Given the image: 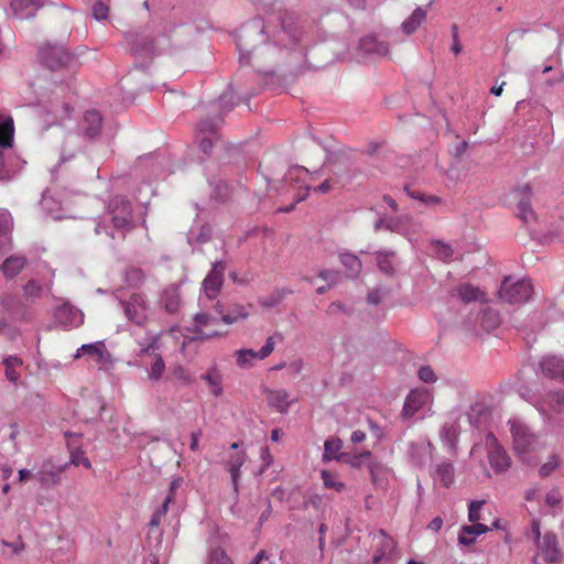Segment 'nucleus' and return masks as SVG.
I'll use <instances>...</instances> for the list:
<instances>
[{
    "label": "nucleus",
    "instance_id": "nucleus-1",
    "mask_svg": "<svg viewBox=\"0 0 564 564\" xmlns=\"http://www.w3.org/2000/svg\"><path fill=\"white\" fill-rule=\"evenodd\" d=\"M108 214L113 228L122 234V238L135 227L132 203L124 196L117 195L109 202Z\"/></svg>",
    "mask_w": 564,
    "mask_h": 564
},
{
    "label": "nucleus",
    "instance_id": "nucleus-2",
    "mask_svg": "<svg viewBox=\"0 0 564 564\" xmlns=\"http://www.w3.org/2000/svg\"><path fill=\"white\" fill-rule=\"evenodd\" d=\"M499 299L508 304H523L528 302L533 294V285L530 280L512 281L506 278L499 289Z\"/></svg>",
    "mask_w": 564,
    "mask_h": 564
},
{
    "label": "nucleus",
    "instance_id": "nucleus-3",
    "mask_svg": "<svg viewBox=\"0 0 564 564\" xmlns=\"http://www.w3.org/2000/svg\"><path fill=\"white\" fill-rule=\"evenodd\" d=\"M532 196V188L528 184L519 185L510 194L513 212L524 224L533 223L536 219V214L531 204Z\"/></svg>",
    "mask_w": 564,
    "mask_h": 564
},
{
    "label": "nucleus",
    "instance_id": "nucleus-4",
    "mask_svg": "<svg viewBox=\"0 0 564 564\" xmlns=\"http://www.w3.org/2000/svg\"><path fill=\"white\" fill-rule=\"evenodd\" d=\"M226 263L217 261L213 264L212 270L208 272L203 281V293L208 300H215L224 285Z\"/></svg>",
    "mask_w": 564,
    "mask_h": 564
},
{
    "label": "nucleus",
    "instance_id": "nucleus-5",
    "mask_svg": "<svg viewBox=\"0 0 564 564\" xmlns=\"http://www.w3.org/2000/svg\"><path fill=\"white\" fill-rule=\"evenodd\" d=\"M39 57L52 70L59 69L72 61V56L63 46L48 44L40 48Z\"/></svg>",
    "mask_w": 564,
    "mask_h": 564
},
{
    "label": "nucleus",
    "instance_id": "nucleus-6",
    "mask_svg": "<svg viewBox=\"0 0 564 564\" xmlns=\"http://www.w3.org/2000/svg\"><path fill=\"white\" fill-rule=\"evenodd\" d=\"M536 557L550 564H558L562 562V551L558 547L557 536L553 532H545L542 539L536 543Z\"/></svg>",
    "mask_w": 564,
    "mask_h": 564
},
{
    "label": "nucleus",
    "instance_id": "nucleus-7",
    "mask_svg": "<svg viewBox=\"0 0 564 564\" xmlns=\"http://www.w3.org/2000/svg\"><path fill=\"white\" fill-rule=\"evenodd\" d=\"M218 324L219 321L216 317L207 313H197L194 316L193 332L196 333L194 338L209 339L223 335V333L216 328Z\"/></svg>",
    "mask_w": 564,
    "mask_h": 564
},
{
    "label": "nucleus",
    "instance_id": "nucleus-8",
    "mask_svg": "<svg viewBox=\"0 0 564 564\" xmlns=\"http://www.w3.org/2000/svg\"><path fill=\"white\" fill-rule=\"evenodd\" d=\"M486 444L490 447L488 452V459L490 466L497 473L506 471L510 467V457L498 444L497 438L492 433L487 434Z\"/></svg>",
    "mask_w": 564,
    "mask_h": 564
},
{
    "label": "nucleus",
    "instance_id": "nucleus-9",
    "mask_svg": "<svg viewBox=\"0 0 564 564\" xmlns=\"http://www.w3.org/2000/svg\"><path fill=\"white\" fill-rule=\"evenodd\" d=\"M124 314L128 319L137 325H142L147 321V303L142 294L133 293L128 301L122 302Z\"/></svg>",
    "mask_w": 564,
    "mask_h": 564
},
{
    "label": "nucleus",
    "instance_id": "nucleus-10",
    "mask_svg": "<svg viewBox=\"0 0 564 564\" xmlns=\"http://www.w3.org/2000/svg\"><path fill=\"white\" fill-rule=\"evenodd\" d=\"M430 401L431 393L427 389H413L405 398L401 415L410 419Z\"/></svg>",
    "mask_w": 564,
    "mask_h": 564
},
{
    "label": "nucleus",
    "instance_id": "nucleus-11",
    "mask_svg": "<svg viewBox=\"0 0 564 564\" xmlns=\"http://www.w3.org/2000/svg\"><path fill=\"white\" fill-rule=\"evenodd\" d=\"M274 340L273 337H268L264 346L258 350L254 351L252 349H240L236 352L237 356V364L238 366L242 368H248L251 366V361L253 359L263 360L265 359L274 349Z\"/></svg>",
    "mask_w": 564,
    "mask_h": 564
},
{
    "label": "nucleus",
    "instance_id": "nucleus-12",
    "mask_svg": "<svg viewBox=\"0 0 564 564\" xmlns=\"http://www.w3.org/2000/svg\"><path fill=\"white\" fill-rule=\"evenodd\" d=\"M510 424L514 449L520 454L528 453L534 442L533 435L529 432V429L525 425L519 422H510Z\"/></svg>",
    "mask_w": 564,
    "mask_h": 564
},
{
    "label": "nucleus",
    "instance_id": "nucleus-13",
    "mask_svg": "<svg viewBox=\"0 0 564 564\" xmlns=\"http://www.w3.org/2000/svg\"><path fill=\"white\" fill-rule=\"evenodd\" d=\"M373 539L376 541L373 561L378 564L388 562L395 550L394 540L382 530H380Z\"/></svg>",
    "mask_w": 564,
    "mask_h": 564
},
{
    "label": "nucleus",
    "instance_id": "nucleus-14",
    "mask_svg": "<svg viewBox=\"0 0 564 564\" xmlns=\"http://www.w3.org/2000/svg\"><path fill=\"white\" fill-rule=\"evenodd\" d=\"M43 6V0H11L12 13L23 20L34 17L35 12Z\"/></svg>",
    "mask_w": 564,
    "mask_h": 564
},
{
    "label": "nucleus",
    "instance_id": "nucleus-15",
    "mask_svg": "<svg viewBox=\"0 0 564 564\" xmlns=\"http://www.w3.org/2000/svg\"><path fill=\"white\" fill-rule=\"evenodd\" d=\"M215 311L221 317V322L231 325L237 323L240 319H246L249 316V312L246 306L240 304L232 305L227 312H225L223 305L217 302L215 305Z\"/></svg>",
    "mask_w": 564,
    "mask_h": 564
},
{
    "label": "nucleus",
    "instance_id": "nucleus-16",
    "mask_svg": "<svg viewBox=\"0 0 564 564\" xmlns=\"http://www.w3.org/2000/svg\"><path fill=\"white\" fill-rule=\"evenodd\" d=\"M200 379L209 387V392L214 397H221L224 393L223 388V373L217 366L209 367L202 376Z\"/></svg>",
    "mask_w": 564,
    "mask_h": 564
},
{
    "label": "nucleus",
    "instance_id": "nucleus-17",
    "mask_svg": "<svg viewBox=\"0 0 564 564\" xmlns=\"http://www.w3.org/2000/svg\"><path fill=\"white\" fill-rule=\"evenodd\" d=\"M541 371L544 376L553 379L564 380V360L554 356L543 357L540 361Z\"/></svg>",
    "mask_w": 564,
    "mask_h": 564
},
{
    "label": "nucleus",
    "instance_id": "nucleus-18",
    "mask_svg": "<svg viewBox=\"0 0 564 564\" xmlns=\"http://www.w3.org/2000/svg\"><path fill=\"white\" fill-rule=\"evenodd\" d=\"M433 477L443 487L448 488L454 482L455 468L449 462H442L435 465Z\"/></svg>",
    "mask_w": 564,
    "mask_h": 564
},
{
    "label": "nucleus",
    "instance_id": "nucleus-19",
    "mask_svg": "<svg viewBox=\"0 0 564 564\" xmlns=\"http://www.w3.org/2000/svg\"><path fill=\"white\" fill-rule=\"evenodd\" d=\"M246 453L237 452L229 456L225 462L226 469L229 471L234 485V489L238 492V480L240 467L246 463Z\"/></svg>",
    "mask_w": 564,
    "mask_h": 564
},
{
    "label": "nucleus",
    "instance_id": "nucleus-20",
    "mask_svg": "<svg viewBox=\"0 0 564 564\" xmlns=\"http://www.w3.org/2000/svg\"><path fill=\"white\" fill-rule=\"evenodd\" d=\"M267 401L270 406L275 408L279 412L284 413L290 406V394L283 389L268 390Z\"/></svg>",
    "mask_w": 564,
    "mask_h": 564
},
{
    "label": "nucleus",
    "instance_id": "nucleus-21",
    "mask_svg": "<svg viewBox=\"0 0 564 564\" xmlns=\"http://www.w3.org/2000/svg\"><path fill=\"white\" fill-rule=\"evenodd\" d=\"M488 527L482 523H475L465 525L460 529L458 542L463 545L469 546L474 544L476 536L487 532Z\"/></svg>",
    "mask_w": 564,
    "mask_h": 564
},
{
    "label": "nucleus",
    "instance_id": "nucleus-22",
    "mask_svg": "<svg viewBox=\"0 0 564 564\" xmlns=\"http://www.w3.org/2000/svg\"><path fill=\"white\" fill-rule=\"evenodd\" d=\"M377 264L379 270L389 275L392 276L397 272V257L394 252H378L377 253Z\"/></svg>",
    "mask_w": 564,
    "mask_h": 564
},
{
    "label": "nucleus",
    "instance_id": "nucleus-23",
    "mask_svg": "<svg viewBox=\"0 0 564 564\" xmlns=\"http://www.w3.org/2000/svg\"><path fill=\"white\" fill-rule=\"evenodd\" d=\"M343 447V443L339 438H328L324 443V460H338L341 462L344 457L347 456V453H341L340 449Z\"/></svg>",
    "mask_w": 564,
    "mask_h": 564
},
{
    "label": "nucleus",
    "instance_id": "nucleus-24",
    "mask_svg": "<svg viewBox=\"0 0 564 564\" xmlns=\"http://www.w3.org/2000/svg\"><path fill=\"white\" fill-rule=\"evenodd\" d=\"M25 265V258L12 256L7 258L1 264V270L6 278L12 279L17 276Z\"/></svg>",
    "mask_w": 564,
    "mask_h": 564
},
{
    "label": "nucleus",
    "instance_id": "nucleus-25",
    "mask_svg": "<svg viewBox=\"0 0 564 564\" xmlns=\"http://www.w3.org/2000/svg\"><path fill=\"white\" fill-rule=\"evenodd\" d=\"M2 364L4 366L6 378L17 383L20 380V372L17 369L23 365L22 359L18 356H9L4 358Z\"/></svg>",
    "mask_w": 564,
    "mask_h": 564
},
{
    "label": "nucleus",
    "instance_id": "nucleus-26",
    "mask_svg": "<svg viewBox=\"0 0 564 564\" xmlns=\"http://www.w3.org/2000/svg\"><path fill=\"white\" fill-rule=\"evenodd\" d=\"M426 12L422 8H416L412 14L402 23V31L406 34H413L421 23L425 20Z\"/></svg>",
    "mask_w": 564,
    "mask_h": 564
},
{
    "label": "nucleus",
    "instance_id": "nucleus-27",
    "mask_svg": "<svg viewBox=\"0 0 564 564\" xmlns=\"http://www.w3.org/2000/svg\"><path fill=\"white\" fill-rule=\"evenodd\" d=\"M163 305L169 313H176L181 305V296L177 288L170 286L165 289L162 296Z\"/></svg>",
    "mask_w": 564,
    "mask_h": 564
},
{
    "label": "nucleus",
    "instance_id": "nucleus-28",
    "mask_svg": "<svg viewBox=\"0 0 564 564\" xmlns=\"http://www.w3.org/2000/svg\"><path fill=\"white\" fill-rule=\"evenodd\" d=\"M85 132L89 137L96 135L101 127V116L97 110H89L84 116Z\"/></svg>",
    "mask_w": 564,
    "mask_h": 564
},
{
    "label": "nucleus",
    "instance_id": "nucleus-29",
    "mask_svg": "<svg viewBox=\"0 0 564 564\" xmlns=\"http://www.w3.org/2000/svg\"><path fill=\"white\" fill-rule=\"evenodd\" d=\"M105 345L101 341H97L94 344H85L82 345L75 355V359L82 357V355H89L97 358V361H101L105 357Z\"/></svg>",
    "mask_w": 564,
    "mask_h": 564
},
{
    "label": "nucleus",
    "instance_id": "nucleus-30",
    "mask_svg": "<svg viewBox=\"0 0 564 564\" xmlns=\"http://www.w3.org/2000/svg\"><path fill=\"white\" fill-rule=\"evenodd\" d=\"M412 223V217L409 215H403L400 217L391 218L387 220L386 229L401 234V235H409V226Z\"/></svg>",
    "mask_w": 564,
    "mask_h": 564
},
{
    "label": "nucleus",
    "instance_id": "nucleus-31",
    "mask_svg": "<svg viewBox=\"0 0 564 564\" xmlns=\"http://www.w3.org/2000/svg\"><path fill=\"white\" fill-rule=\"evenodd\" d=\"M457 293L462 301L466 303L481 300L484 296V293L480 291V289L470 283L460 284L457 288Z\"/></svg>",
    "mask_w": 564,
    "mask_h": 564
},
{
    "label": "nucleus",
    "instance_id": "nucleus-32",
    "mask_svg": "<svg viewBox=\"0 0 564 564\" xmlns=\"http://www.w3.org/2000/svg\"><path fill=\"white\" fill-rule=\"evenodd\" d=\"M13 120L8 117L3 119L0 116V145L1 147H11L13 140Z\"/></svg>",
    "mask_w": 564,
    "mask_h": 564
},
{
    "label": "nucleus",
    "instance_id": "nucleus-33",
    "mask_svg": "<svg viewBox=\"0 0 564 564\" xmlns=\"http://www.w3.org/2000/svg\"><path fill=\"white\" fill-rule=\"evenodd\" d=\"M341 264L347 269L350 278L357 276L361 271V261L352 253H341L339 256Z\"/></svg>",
    "mask_w": 564,
    "mask_h": 564
},
{
    "label": "nucleus",
    "instance_id": "nucleus-34",
    "mask_svg": "<svg viewBox=\"0 0 564 564\" xmlns=\"http://www.w3.org/2000/svg\"><path fill=\"white\" fill-rule=\"evenodd\" d=\"M544 406H547L550 410L554 411L555 413H563L564 412V394H562L557 391L547 393V395L543 400V404L541 405L542 411H544Z\"/></svg>",
    "mask_w": 564,
    "mask_h": 564
},
{
    "label": "nucleus",
    "instance_id": "nucleus-35",
    "mask_svg": "<svg viewBox=\"0 0 564 564\" xmlns=\"http://www.w3.org/2000/svg\"><path fill=\"white\" fill-rule=\"evenodd\" d=\"M178 335L180 332L177 329L171 328L169 332L155 337L145 348L142 349V354H151V351H155L160 347V343L162 341H177Z\"/></svg>",
    "mask_w": 564,
    "mask_h": 564
},
{
    "label": "nucleus",
    "instance_id": "nucleus-36",
    "mask_svg": "<svg viewBox=\"0 0 564 564\" xmlns=\"http://www.w3.org/2000/svg\"><path fill=\"white\" fill-rule=\"evenodd\" d=\"M361 46L365 51L386 55L388 54V45L377 41L375 36H367L361 40Z\"/></svg>",
    "mask_w": 564,
    "mask_h": 564
},
{
    "label": "nucleus",
    "instance_id": "nucleus-37",
    "mask_svg": "<svg viewBox=\"0 0 564 564\" xmlns=\"http://www.w3.org/2000/svg\"><path fill=\"white\" fill-rule=\"evenodd\" d=\"M164 371H165V362H164L163 358L161 357V355L156 354L155 359L149 369L148 377L152 381H158L162 378Z\"/></svg>",
    "mask_w": 564,
    "mask_h": 564
},
{
    "label": "nucleus",
    "instance_id": "nucleus-38",
    "mask_svg": "<svg viewBox=\"0 0 564 564\" xmlns=\"http://www.w3.org/2000/svg\"><path fill=\"white\" fill-rule=\"evenodd\" d=\"M171 502H172V496L171 497H165V499L162 502V506L158 510H155V512L153 513V516H152V518L150 520V527L151 528H158L161 524L162 519L167 513L169 505Z\"/></svg>",
    "mask_w": 564,
    "mask_h": 564
},
{
    "label": "nucleus",
    "instance_id": "nucleus-39",
    "mask_svg": "<svg viewBox=\"0 0 564 564\" xmlns=\"http://www.w3.org/2000/svg\"><path fill=\"white\" fill-rule=\"evenodd\" d=\"M322 479L324 486L327 488L335 489L336 491H341L345 488V484L339 481L337 475L332 471L323 470Z\"/></svg>",
    "mask_w": 564,
    "mask_h": 564
},
{
    "label": "nucleus",
    "instance_id": "nucleus-40",
    "mask_svg": "<svg viewBox=\"0 0 564 564\" xmlns=\"http://www.w3.org/2000/svg\"><path fill=\"white\" fill-rule=\"evenodd\" d=\"M172 377L184 386H188L193 382V377L182 365H175L171 369Z\"/></svg>",
    "mask_w": 564,
    "mask_h": 564
},
{
    "label": "nucleus",
    "instance_id": "nucleus-41",
    "mask_svg": "<svg viewBox=\"0 0 564 564\" xmlns=\"http://www.w3.org/2000/svg\"><path fill=\"white\" fill-rule=\"evenodd\" d=\"M561 463V458L558 455H551L547 457L546 462L540 467L539 474L541 477H547L551 475Z\"/></svg>",
    "mask_w": 564,
    "mask_h": 564
},
{
    "label": "nucleus",
    "instance_id": "nucleus-42",
    "mask_svg": "<svg viewBox=\"0 0 564 564\" xmlns=\"http://www.w3.org/2000/svg\"><path fill=\"white\" fill-rule=\"evenodd\" d=\"M208 564H234V562L221 547H216L209 553Z\"/></svg>",
    "mask_w": 564,
    "mask_h": 564
},
{
    "label": "nucleus",
    "instance_id": "nucleus-43",
    "mask_svg": "<svg viewBox=\"0 0 564 564\" xmlns=\"http://www.w3.org/2000/svg\"><path fill=\"white\" fill-rule=\"evenodd\" d=\"M23 291L25 297L37 299L41 297L43 288L39 282L31 280L24 285Z\"/></svg>",
    "mask_w": 564,
    "mask_h": 564
},
{
    "label": "nucleus",
    "instance_id": "nucleus-44",
    "mask_svg": "<svg viewBox=\"0 0 564 564\" xmlns=\"http://www.w3.org/2000/svg\"><path fill=\"white\" fill-rule=\"evenodd\" d=\"M434 250H435V253L436 256L444 260V261H448L452 259L453 257V249L447 243H444L442 241H436L434 243Z\"/></svg>",
    "mask_w": 564,
    "mask_h": 564
},
{
    "label": "nucleus",
    "instance_id": "nucleus-45",
    "mask_svg": "<svg viewBox=\"0 0 564 564\" xmlns=\"http://www.w3.org/2000/svg\"><path fill=\"white\" fill-rule=\"evenodd\" d=\"M290 293L288 290H276L268 299L261 301L262 306L271 307L280 303Z\"/></svg>",
    "mask_w": 564,
    "mask_h": 564
},
{
    "label": "nucleus",
    "instance_id": "nucleus-46",
    "mask_svg": "<svg viewBox=\"0 0 564 564\" xmlns=\"http://www.w3.org/2000/svg\"><path fill=\"white\" fill-rule=\"evenodd\" d=\"M290 293L288 290H276L268 299L261 301L262 306L271 307L280 303Z\"/></svg>",
    "mask_w": 564,
    "mask_h": 564
},
{
    "label": "nucleus",
    "instance_id": "nucleus-47",
    "mask_svg": "<svg viewBox=\"0 0 564 564\" xmlns=\"http://www.w3.org/2000/svg\"><path fill=\"white\" fill-rule=\"evenodd\" d=\"M417 376L421 381L426 383H433L437 380V376L430 366H422L417 371Z\"/></svg>",
    "mask_w": 564,
    "mask_h": 564
},
{
    "label": "nucleus",
    "instance_id": "nucleus-48",
    "mask_svg": "<svg viewBox=\"0 0 564 564\" xmlns=\"http://www.w3.org/2000/svg\"><path fill=\"white\" fill-rule=\"evenodd\" d=\"M485 502L484 501H471L468 510V518L473 524L478 523L480 520V509Z\"/></svg>",
    "mask_w": 564,
    "mask_h": 564
},
{
    "label": "nucleus",
    "instance_id": "nucleus-49",
    "mask_svg": "<svg viewBox=\"0 0 564 564\" xmlns=\"http://www.w3.org/2000/svg\"><path fill=\"white\" fill-rule=\"evenodd\" d=\"M108 13H109V6L107 3H105L104 1H98L93 7V15L97 20H105V19H107L108 18Z\"/></svg>",
    "mask_w": 564,
    "mask_h": 564
},
{
    "label": "nucleus",
    "instance_id": "nucleus-50",
    "mask_svg": "<svg viewBox=\"0 0 564 564\" xmlns=\"http://www.w3.org/2000/svg\"><path fill=\"white\" fill-rule=\"evenodd\" d=\"M0 544L3 546H8L11 549L12 554L18 555L21 552L24 551L25 544L21 536H18V539L13 542H8L6 540H0Z\"/></svg>",
    "mask_w": 564,
    "mask_h": 564
},
{
    "label": "nucleus",
    "instance_id": "nucleus-51",
    "mask_svg": "<svg viewBox=\"0 0 564 564\" xmlns=\"http://www.w3.org/2000/svg\"><path fill=\"white\" fill-rule=\"evenodd\" d=\"M562 501V495L558 489L553 488L545 496V502L550 507H557Z\"/></svg>",
    "mask_w": 564,
    "mask_h": 564
},
{
    "label": "nucleus",
    "instance_id": "nucleus-52",
    "mask_svg": "<svg viewBox=\"0 0 564 564\" xmlns=\"http://www.w3.org/2000/svg\"><path fill=\"white\" fill-rule=\"evenodd\" d=\"M318 276L321 279H323L324 281H326L327 284L329 283V285H335L339 281V272H337V271L322 270L318 273Z\"/></svg>",
    "mask_w": 564,
    "mask_h": 564
},
{
    "label": "nucleus",
    "instance_id": "nucleus-53",
    "mask_svg": "<svg viewBox=\"0 0 564 564\" xmlns=\"http://www.w3.org/2000/svg\"><path fill=\"white\" fill-rule=\"evenodd\" d=\"M452 37H453V44H452L451 51L457 55L462 52L463 46L459 42L458 26L456 24L452 25Z\"/></svg>",
    "mask_w": 564,
    "mask_h": 564
},
{
    "label": "nucleus",
    "instance_id": "nucleus-54",
    "mask_svg": "<svg viewBox=\"0 0 564 564\" xmlns=\"http://www.w3.org/2000/svg\"><path fill=\"white\" fill-rule=\"evenodd\" d=\"M12 175V171L6 164L4 154L0 151V181H9Z\"/></svg>",
    "mask_w": 564,
    "mask_h": 564
},
{
    "label": "nucleus",
    "instance_id": "nucleus-55",
    "mask_svg": "<svg viewBox=\"0 0 564 564\" xmlns=\"http://www.w3.org/2000/svg\"><path fill=\"white\" fill-rule=\"evenodd\" d=\"M50 111L57 118H63L64 116L69 113V106L67 102L63 101L61 104V109L57 105H51Z\"/></svg>",
    "mask_w": 564,
    "mask_h": 564
},
{
    "label": "nucleus",
    "instance_id": "nucleus-56",
    "mask_svg": "<svg viewBox=\"0 0 564 564\" xmlns=\"http://www.w3.org/2000/svg\"><path fill=\"white\" fill-rule=\"evenodd\" d=\"M72 463L76 466L83 465L87 469L91 468L90 460L83 453L73 454Z\"/></svg>",
    "mask_w": 564,
    "mask_h": 564
},
{
    "label": "nucleus",
    "instance_id": "nucleus-57",
    "mask_svg": "<svg viewBox=\"0 0 564 564\" xmlns=\"http://www.w3.org/2000/svg\"><path fill=\"white\" fill-rule=\"evenodd\" d=\"M343 463H346L350 465L354 468H360L362 460L360 459V456H357V454L351 455L347 453V456L341 459Z\"/></svg>",
    "mask_w": 564,
    "mask_h": 564
},
{
    "label": "nucleus",
    "instance_id": "nucleus-58",
    "mask_svg": "<svg viewBox=\"0 0 564 564\" xmlns=\"http://www.w3.org/2000/svg\"><path fill=\"white\" fill-rule=\"evenodd\" d=\"M333 187H334V181L332 178H327L318 186L313 187V191L319 192V193H328L333 189Z\"/></svg>",
    "mask_w": 564,
    "mask_h": 564
},
{
    "label": "nucleus",
    "instance_id": "nucleus-59",
    "mask_svg": "<svg viewBox=\"0 0 564 564\" xmlns=\"http://www.w3.org/2000/svg\"><path fill=\"white\" fill-rule=\"evenodd\" d=\"M531 534L533 539L535 540V543L539 542V540L542 539L541 531H540V523L538 520H533L531 522Z\"/></svg>",
    "mask_w": 564,
    "mask_h": 564
},
{
    "label": "nucleus",
    "instance_id": "nucleus-60",
    "mask_svg": "<svg viewBox=\"0 0 564 564\" xmlns=\"http://www.w3.org/2000/svg\"><path fill=\"white\" fill-rule=\"evenodd\" d=\"M181 485H182V479L181 478L173 479L170 482L169 495L166 497H171L172 496V501H173L174 500V496H175V491L181 487Z\"/></svg>",
    "mask_w": 564,
    "mask_h": 564
},
{
    "label": "nucleus",
    "instance_id": "nucleus-61",
    "mask_svg": "<svg viewBox=\"0 0 564 564\" xmlns=\"http://www.w3.org/2000/svg\"><path fill=\"white\" fill-rule=\"evenodd\" d=\"M368 303L377 305L381 302V294L379 290H375L368 293Z\"/></svg>",
    "mask_w": 564,
    "mask_h": 564
},
{
    "label": "nucleus",
    "instance_id": "nucleus-62",
    "mask_svg": "<svg viewBox=\"0 0 564 564\" xmlns=\"http://www.w3.org/2000/svg\"><path fill=\"white\" fill-rule=\"evenodd\" d=\"M443 525V519L441 517H435L427 525V528L434 532L441 530Z\"/></svg>",
    "mask_w": 564,
    "mask_h": 564
},
{
    "label": "nucleus",
    "instance_id": "nucleus-63",
    "mask_svg": "<svg viewBox=\"0 0 564 564\" xmlns=\"http://www.w3.org/2000/svg\"><path fill=\"white\" fill-rule=\"evenodd\" d=\"M350 440L354 444H359L366 440V433L357 430L352 432Z\"/></svg>",
    "mask_w": 564,
    "mask_h": 564
},
{
    "label": "nucleus",
    "instance_id": "nucleus-64",
    "mask_svg": "<svg viewBox=\"0 0 564 564\" xmlns=\"http://www.w3.org/2000/svg\"><path fill=\"white\" fill-rule=\"evenodd\" d=\"M199 148L203 152L208 153L213 148V141L208 138H202L199 141Z\"/></svg>",
    "mask_w": 564,
    "mask_h": 564
}]
</instances>
